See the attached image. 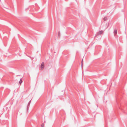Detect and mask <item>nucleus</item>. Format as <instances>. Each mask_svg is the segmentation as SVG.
<instances>
[{
  "label": "nucleus",
  "mask_w": 127,
  "mask_h": 127,
  "mask_svg": "<svg viewBox=\"0 0 127 127\" xmlns=\"http://www.w3.org/2000/svg\"><path fill=\"white\" fill-rule=\"evenodd\" d=\"M30 103H31V101H30L29 102V103H28V106H27V110L28 109V108H29V107L30 105Z\"/></svg>",
  "instance_id": "obj_4"
},
{
  "label": "nucleus",
  "mask_w": 127,
  "mask_h": 127,
  "mask_svg": "<svg viewBox=\"0 0 127 127\" xmlns=\"http://www.w3.org/2000/svg\"><path fill=\"white\" fill-rule=\"evenodd\" d=\"M103 20H104V21L107 20V17H104L103 18Z\"/></svg>",
  "instance_id": "obj_6"
},
{
  "label": "nucleus",
  "mask_w": 127,
  "mask_h": 127,
  "mask_svg": "<svg viewBox=\"0 0 127 127\" xmlns=\"http://www.w3.org/2000/svg\"><path fill=\"white\" fill-rule=\"evenodd\" d=\"M103 32V31H100L98 32L97 33V35H100Z\"/></svg>",
  "instance_id": "obj_2"
},
{
  "label": "nucleus",
  "mask_w": 127,
  "mask_h": 127,
  "mask_svg": "<svg viewBox=\"0 0 127 127\" xmlns=\"http://www.w3.org/2000/svg\"><path fill=\"white\" fill-rule=\"evenodd\" d=\"M83 59H82V65H83Z\"/></svg>",
  "instance_id": "obj_8"
},
{
  "label": "nucleus",
  "mask_w": 127,
  "mask_h": 127,
  "mask_svg": "<svg viewBox=\"0 0 127 127\" xmlns=\"http://www.w3.org/2000/svg\"><path fill=\"white\" fill-rule=\"evenodd\" d=\"M22 80L21 78L20 79V81H19V83L20 84V85L22 83Z\"/></svg>",
  "instance_id": "obj_5"
},
{
  "label": "nucleus",
  "mask_w": 127,
  "mask_h": 127,
  "mask_svg": "<svg viewBox=\"0 0 127 127\" xmlns=\"http://www.w3.org/2000/svg\"><path fill=\"white\" fill-rule=\"evenodd\" d=\"M44 63L42 62L41 65V69L43 68L44 67Z\"/></svg>",
  "instance_id": "obj_1"
},
{
  "label": "nucleus",
  "mask_w": 127,
  "mask_h": 127,
  "mask_svg": "<svg viewBox=\"0 0 127 127\" xmlns=\"http://www.w3.org/2000/svg\"><path fill=\"white\" fill-rule=\"evenodd\" d=\"M41 127H44V123H43L42 124Z\"/></svg>",
  "instance_id": "obj_7"
},
{
  "label": "nucleus",
  "mask_w": 127,
  "mask_h": 127,
  "mask_svg": "<svg viewBox=\"0 0 127 127\" xmlns=\"http://www.w3.org/2000/svg\"><path fill=\"white\" fill-rule=\"evenodd\" d=\"M60 34V32H58V35H59Z\"/></svg>",
  "instance_id": "obj_9"
},
{
  "label": "nucleus",
  "mask_w": 127,
  "mask_h": 127,
  "mask_svg": "<svg viewBox=\"0 0 127 127\" xmlns=\"http://www.w3.org/2000/svg\"><path fill=\"white\" fill-rule=\"evenodd\" d=\"M117 30L116 29H115L114 30V35L117 34Z\"/></svg>",
  "instance_id": "obj_3"
}]
</instances>
